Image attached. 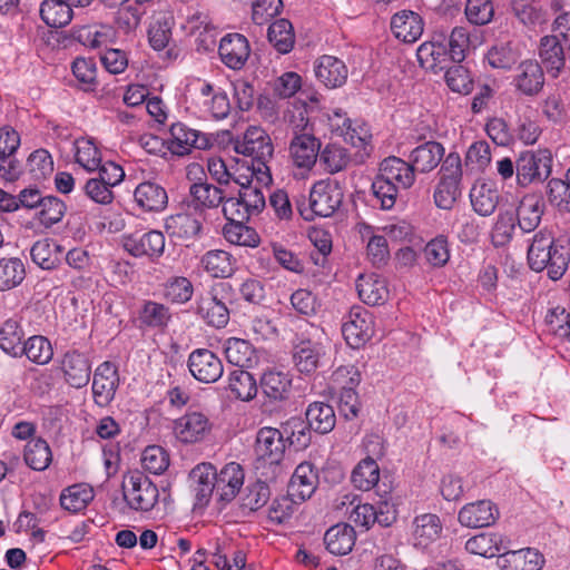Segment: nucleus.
I'll use <instances>...</instances> for the list:
<instances>
[{"label":"nucleus","instance_id":"nucleus-59","mask_svg":"<svg viewBox=\"0 0 570 570\" xmlns=\"http://www.w3.org/2000/svg\"><path fill=\"white\" fill-rule=\"evenodd\" d=\"M23 354L33 363L47 364L51 361L53 352L48 338L41 335L29 337L23 343Z\"/></svg>","mask_w":570,"mask_h":570},{"label":"nucleus","instance_id":"nucleus-53","mask_svg":"<svg viewBox=\"0 0 570 570\" xmlns=\"http://www.w3.org/2000/svg\"><path fill=\"white\" fill-rule=\"evenodd\" d=\"M470 197L473 209L481 216H490L498 206V191L487 184L474 186Z\"/></svg>","mask_w":570,"mask_h":570},{"label":"nucleus","instance_id":"nucleus-29","mask_svg":"<svg viewBox=\"0 0 570 570\" xmlns=\"http://www.w3.org/2000/svg\"><path fill=\"white\" fill-rule=\"evenodd\" d=\"M544 212V203L538 195L522 197L514 213L518 226L524 233L533 232L540 224Z\"/></svg>","mask_w":570,"mask_h":570},{"label":"nucleus","instance_id":"nucleus-52","mask_svg":"<svg viewBox=\"0 0 570 570\" xmlns=\"http://www.w3.org/2000/svg\"><path fill=\"white\" fill-rule=\"evenodd\" d=\"M380 479L379 464L372 459L362 460L353 470L351 480L355 488L368 491L377 484Z\"/></svg>","mask_w":570,"mask_h":570},{"label":"nucleus","instance_id":"nucleus-20","mask_svg":"<svg viewBox=\"0 0 570 570\" xmlns=\"http://www.w3.org/2000/svg\"><path fill=\"white\" fill-rule=\"evenodd\" d=\"M216 468L210 463L196 465L189 474L191 488L195 493V507H206L216 491Z\"/></svg>","mask_w":570,"mask_h":570},{"label":"nucleus","instance_id":"nucleus-10","mask_svg":"<svg viewBox=\"0 0 570 570\" xmlns=\"http://www.w3.org/2000/svg\"><path fill=\"white\" fill-rule=\"evenodd\" d=\"M167 144L168 149L174 155L184 156L189 154L194 148H208L209 139L205 134L193 129L183 122H176L170 126Z\"/></svg>","mask_w":570,"mask_h":570},{"label":"nucleus","instance_id":"nucleus-19","mask_svg":"<svg viewBox=\"0 0 570 570\" xmlns=\"http://www.w3.org/2000/svg\"><path fill=\"white\" fill-rule=\"evenodd\" d=\"M514 88L524 96L538 95L544 86V72L542 66L532 59L522 61L513 77Z\"/></svg>","mask_w":570,"mask_h":570},{"label":"nucleus","instance_id":"nucleus-57","mask_svg":"<svg viewBox=\"0 0 570 570\" xmlns=\"http://www.w3.org/2000/svg\"><path fill=\"white\" fill-rule=\"evenodd\" d=\"M416 56L421 67L433 71L444 69L443 63L449 59L446 47L433 43H422L416 51Z\"/></svg>","mask_w":570,"mask_h":570},{"label":"nucleus","instance_id":"nucleus-45","mask_svg":"<svg viewBox=\"0 0 570 570\" xmlns=\"http://www.w3.org/2000/svg\"><path fill=\"white\" fill-rule=\"evenodd\" d=\"M228 390L238 400L248 402L257 394V384L254 376L244 368H237L229 373Z\"/></svg>","mask_w":570,"mask_h":570},{"label":"nucleus","instance_id":"nucleus-36","mask_svg":"<svg viewBox=\"0 0 570 570\" xmlns=\"http://www.w3.org/2000/svg\"><path fill=\"white\" fill-rule=\"evenodd\" d=\"M308 428L320 434L330 433L336 424L334 409L324 402H314L308 405L306 412Z\"/></svg>","mask_w":570,"mask_h":570},{"label":"nucleus","instance_id":"nucleus-55","mask_svg":"<svg viewBox=\"0 0 570 570\" xmlns=\"http://www.w3.org/2000/svg\"><path fill=\"white\" fill-rule=\"evenodd\" d=\"M24 277L26 269L21 259H0V291H8L18 286Z\"/></svg>","mask_w":570,"mask_h":570},{"label":"nucleus","instance_id":"nucleus-12","mask_svg":"<svg viewBox=\"0 0 570 570\" xmlns=\"http://www.w3.org/2000/svg\"><path fill=\"white\" fill-rule=\"evenodd\" d=\"M285 448V438L279 430L271 426L258 430L255 442V454L258 460L278 464L284 458Z\"/></svg>","mask_w":570,"mask_h":570},{"label":"nucleus","instance_id":"nucleus-28","mask_svg":"<svg viewBox=\"0 0 570 570\" xmlns=\"http://www.w3.org/2000/svg\"><path fill=\"white\" fill-rule=\"evenodd\" d=\"M444 156L442 144L430 140L415 147L409 157V161L421 174H426L435 169Z\"/></svg>","mask_w":570,"mask_h":570},{"label":"nucleus","instance_id":"nucleus-64","mask_svg":"<svg viewBox=\"0 0 570 570\" xmlns=\"http://www.w3.org/2000/svg\"><path fill=\"white\" fill-rule=\"evenodd\" d=\"M65 213L66 205L61 199L56 196H45L37 216L45 227H51L62 219Z\"/></svg>","mask_w":570,"mask_h":570},{"label":"nucleus","instance_id":"nucleus-26","mask_svg":"<svg viewBox=\"0 0 570 570\" xmlns=\"http://www.w3.org/2000/svg\"><path fill=\"white\" fill-rule=\"evenodd\" d=\"M244 483V470L240 464L230 462L226 464L216 478V494L219 501L230 502L239 492Z\"/></svg>","mask_w":570,"mask_h":570},{"label":"nucleus","instance_id":"nucleus-41","mask_svg":"<svg viewBox=\"0 0 570 570\" xmlns=\"http://www.w3.org/2000/svg\"><path fill=\"white\" fill-rule=\"evenodd\" d=\"M39 12L41 20L51 28H62L73 17L72 8L65 0H43Z\"/></svg>","mask_w":570,"mask_h":570},{"label":"nucleus","instance_id":"nucleus-27","mask_svg":"<svg viewBox=\"0 0 570 570\" xmlns=\"http://www.w3.org/2000/svg\"><path fill=\"white\" fill-rule=\"evenodd\" d=\"M563 42L552 36H544L540 40L539 57L547 72L557 78L566 66Z\"/></svg>","mask_w":570,"mask_h":570},{"label":"nucleus","instance_id":"nucleus-18","mask_svg":"<svg viewBox=\"0 0 570 570\" xmlns=\"http://www.w3.org/2000/svg\"><path fill=\"white\" fill-rule=\"evenodd\" d=\"M345 376H350V379L347 384L342 386L338 406L341 413L346 419H354L358 415L361 410L358 396L354 389L356 385H358L361 379L354 366H341L334 373L335 381L337 382H340Z\"/></svg>","mask_w":570,"mask_h":570},{"label":"nucleus","instance_id":"nucleus-7","mask_svg":"<svg viewBox=\"0 0 570 570\" xmlns=\"http://www.w3.org/2000/svg\"><path fill=\"white\" fill-rule=\"evenodd\" d=\"M121 244L129 255L137 258L146 257L154 263L163 256L166 239L161 232L153 229L126 234L121 238Z\"/></svg>","mask_w":570,"mask_h":570},{"label":"nucleus","instance_id":"nucleus-21","mask_svg":"<svg viewBox=\"0 0 570 570\" xmlns=\"http://www.w3.org/2000/svg\"><path fill=\"white\" fill-rule=\"evenodd\" d=\"M390 27L396 39L413 43L424 31V20L415 11L401 10L392 16Z\"/></svg>","mask_w":570,"mask_h":570},{"label":"nucleus","instance_id":"nucleus-38","mask_svg":"<svg viewBox=\"0 0 570 570\" xmlns=\"http://www.w3.org/2000/svg\"><path fill=\"white\" fill-rule=\"evenodd\" d=\"M414 544L425 548L435 541L442 532V523L436 514L425 513L414 519Z\"/></svg>","mask_w":570,"mask_h":570},{"label":"nucleus","instance_id":"nucleus-22","mask_svg":"<svg viewBox=\"0 0 570 570\" xmlns=\"http://www.w3.org/2000/svg\"><path fill=\"white\" fill-rule=\"evenodd\" d=\"M189 196L191 200L187 208L205 215L206 209L217 208L225 200L226 188L199 180L189 186Z\"/></svg>","mask_w":570,"mask_h":570},{"label":"nucleus","instance_id":"nucleus-32","mask_svg":"<svg viewBox=\"0 0 570 570\" xmlns=\"http://www.w3.org/2000/svg\"><path fill=\"white\" fill-rule=\"evenodd\" d=\"M554 237L547 228L534 234L528 248V263L532 271L541 272L549 266L548 254L553 248Z\"/></svg>","mask_w":570,"mask_h":570},{"label":"nucleus","instance_id":"nucleus-61","mask_svg":"<svg viewBox=\"0 0 570 570\" xmlns=\"http://www.w3.org/2000/svg\"><path fill=\"white\" fill-rule=\"evenodd\" d=\"M547 197L559 212H570V184L567 179H550L547 185Z\"/></svg>","mask_w":570,"mask_h":570},{"label":"nucleus","instance_id":"nucleus-39","mask_svg":"<svg viewBox=\"0 0 570 570\" xmlns=\"http://www.w3.org/2000/svg\"><path fill=\"white\" fill-rule=\"evenodd\" d=\"M30 256L42 269H53L61 262L62 248L57 242L45 238L32 245Z\"/></svg>","mask_w":570,"mask_h":570},{"label":"nucleus","instance_id":"nucleus-63","mask_svg":"<svg viewBox=\"0 0 570 570\" xmlns=\"http://www.w3.org/2000/svg\"><path fill=\"white\" fill-rule=\"evenodd\" d=\"M193 293L191 282L183 276L171 277L164 285V296L171 303H186L191 298Z\"/></svg>","mask_w":570,"mask_h":570},{"label":"nucleus","instance_id":"nucleus-25","mask_svg":"<svg viewBox=\"0 0 570 570\" xmlns=\"http://www.w3.org/2000/svg\"><path fill=\"white\" fill-rule=\"evenodd\" d=\"M134 198L138 207L148 213L163 212L168 205L166 189L151 180L140 183L135 188Z\"/></svg>","mask_w":570,"mask_h":570},{"label":"nucleus","instance_id":"nucleus-17","mask_svg":"<svg viewBox=\"0 0 570 570\" xmlns=\"http://www.w3.org/2000/svg\"><path fill=\"white\" fill-rule=\"evenodd\" d=\"M119 385L118 370L111 362L101 363L94 373L92 394L96 404L107 406Z\"/></svg>","mask_w":570,"mask_h":570},{"label":"nucleus","instance_id":"nucleus-5","mask_svg":"<svg viewBox=\"0 0 570 570\" xmlns=\"http://www.w3.org/2000/svg\"><path fill=\"white\" fill-rule=\"evenodd\" d=\"M551 167L552 154L549 149L523 151L515 163L517 181L522 187L541 183L550 176Z\"/></svg>","mask_w":570,"mask_h":570},{"label":"nucleus","instance_id":"nucleus-15","mask_svg":"<svg viewBox=\"0 0 570 570\" xmlns=\"http://www.w3.org/2000/svg\"><path fill=\"white\" fill-rule=\"evenodd\" d=\"M218 55L227 68L240 70L249 58L250 46L245 36L227 33L219 41Z\"/></svg>","mask_w":570,"mask_h":570},{"label":"nucleus","instance_id":"nucleus-51","mask_svg":"<svg viewBox=\"0 0 570 570\" xmlns=\"http://www.w3.org/2000/svg\"><path fill=\"white\" fill-rule=\"evenodd\" d=\"M138 318L139 322L147 327L164 328L170 321L171 313L169 307L161 303L145 301L139 311Z\"/></svg>","mask_w":570,"mask_h":570},{"label":"nucleus","instance_id":"nucleus-14","mask_svg":"<svg viewBox=\"0 0 570 570\" xmlns=\"http://www.w3.org/2000/svg\"><path fill=\"white\" fill-rule=\"evenodd\" d=\"M20 146V136L11 127L0 128V171L8 180H16L22 173L20 161L14 159V153Z\"/></svg>","mask_w":570,"mask_h":570},{"label":"nucleus","instance_id":"nucleus-31","mask_svg":"<svg viewBox=\"0 0 570 570\" xmlns=\"http://www.w3.org/2000/svg\"><path fill=\"white\" fill-rule=\"evenodd\" d=\"M358 297L367 305L384 304L389 298V289L384 278L377 274L360 275L356 281Z\"/></svg>","mask_w":570,"mask_h":570},{"label":"nucleus","instance_id":"nucleus-43","mask_svg":"<svg viewBox=\"0 0 570 570\" xmlns=\"http://www.w3.org/2000/svg\"><path fill=\"white\" fill-rule=\"evenodd\" d=\"M94 497V490L88 484H73L61 492L60 505L69 512L77 513L85 510Z\"/></svg>","mask_w":570,"mask_h":570},{"label":"nucleus","instance_id":"nucleus-23","mask_svg":"<svg viewBox=\"0 0 570 570\" xmlns=\"http://www.w3.org/2000/svg\"><path fill=\"white\" fill-rule=\"evenodd\" d=\"M210 430L208 417L200 412H189L174 422L176 438L184 443H195Z\"/></svg>","mask_w":570,"mask_h":570},{"label":"nucleus","instance_id":"nucleus-8","mask_svg":"<svg viewBox=\"0 0 570 570\" xmlns=\"http://www.w3.org/2000/svg\"><path fill=\"white\" fill-rule=\"evenodd\" d=\"M342 333L351 347L363 346L374 333L373 315L362 306L352 307L343 322Z\"/></svg>","mask_w":570,"mask_h":570},{"label":"nucleus","instance_id":"nucleus-47","mask_svg":"<svg viewBox=\"0 0 570 570\" xmlns=\"http://www.w3.org/2000/svg\"><path fill=\"white\" fill-rule=\"evenodd\" d=\"M292 380L282 372L268 371L261 379L263 393L272 401L285 400L289 393Z\"/></svg>","mask_w":570,"mask_h":570},{"label":"nucleus","instance_id":"nucleus-46","mask_svg":"<svg viewBox=\"0 0 570 570\" xmlns=\"http://www.w3.org/2000/svg\"><path fill=\"white\" fill-rule=\"evenodd\" d=\"M267 38L279 53H288L295 43L294 29L287 19H277L269 27Z\"/></svg>","mask_w":570,"mask_h":570},{"label":"nucleus","instance_id":"nucleus-54","mask_svg":"<svg viewBox=\"0 0 570 570\" xmlns=\"http://www.w3.org/2000/svg\"><path fill=\"white\" fill-rule=\"evenodd\" d=\"M372 194L375 205L379 204L381 209L389 210L392 209L396 203L399 187L390 179L383 177L379 171L372 183Z\"/></svg>","mask_w":570,"mask_h":570},{"label":"nucleus","instance_id":"nucleus-62","mask_svg":"<svg viewBox=\"0 0 570 570\" xmlns=\"http://www.w3.org/2000/svg\"><path fill=\"white\" fill-rule=\"evenodd\" d=\"M173 19L161 14L155 19L148 30L149 43L155 50L165 49L171 39Z\"/></svg>","mask_w":570,"mask_h":570},{"label":"nucleus","instance_id":"nucleus-1","mask_svg":"<svg viewBox=\"0 0 570 570\" xmlns=\"http://www.w3.org/2000/svg\"><path fill=\"white\" fill-rule=\"evenodd\" d=\"M344 191L336 179L316 181L308 195L295 197L296 209L302 218L312 222L316 217H331L341 207Z\"/></svg>","mask_w":570,"mask_h":570},{"label":"nucleus","instance_id":"nucleus-24","mask_svg":"<svg viewBox=\"0 0 570 570\" xmlns=\"http://www.w3.org/2000/svg\"><path fill=\"white\" fill-rule=\"evenodd\" d=\"M315 76L326 88L342 87L348 76V69L343 60L324 55L315 62Z\"/></svg>","mask_w":570,"mask_h":570},{"label":"nucleus","instance_id":"nucleus-58","mask_svg":"<svg viewBox=\"0 0 570 570\" xmlns=\"http://www.w3.org/2000/svg\"><path fill=\"white\" fill-rule=\"evenodd\" d=\"M318 156L320 164L324 167V170L330 174L343 170L350 163L347 150L334 144L327 145L320 151Z\"/></svg>","mask_w":570,"mask_h":570},{"label":"nucleus","instance_id":"nucleus-56","mask_svg":"<svg viewBox=\"0 0 570 570\" xmlns=\"http://www.w3.org/2000/svg\"><path fill=\"white\" fill-rule=\"evenodd\" d=\"M26 170L36 181L45 180L53 171V160L46 149H37L27 159Z\"/></svg>","mask_w":570,"mask_h":570},{"label":"nucleus","instance_id":"nucleus-35","mask_svg":"<svg viewBox=\"0 0 570 570\" xmlns=\"http://www.w3.org/2000/svg\"><path fill=\"white\" fill-rule=\"evenodd\" d=\"M514 17L525 27L535 28L549 19L548 11L535 0H510Z\"/></svg>","mask_w":570,"mask_h":570},{"label":"nucleus","instance_id":"nucleus-13","mask_svg":"<svg viewBox=\"0 0 570 570\" xmlns=\"http://www.w3.org/2000/svg\"><path fill=\"white\" fill-rule=\"evenodd\" d=\"M60 368L65 382L71 387L81 389L90 381L91 363L86 354L77 350H70L63 354Z\"/></svg>","mask_w":570,"mask_h":570},{"label":"nucleus","instance_id":"nucleus-42","mask_svg":"<svg viewBox=\"0 0 570 570\" xmlns=\"http://www.w3.org/2000/svg\"><path fill=\"white\" fill-rule=\"evenodd\" d=\"M227 361L239 368L249 367L256 361V351L246 340L229 337L224 344Z\"/></svg>","mask_w":570,"mask_h":570},{"label":"nucleus","instance_id":"nucleus-9","mask_svg":"<svg viewBox=\"0 0 570 570\" xmlns=\"http://www.w3.org/2000/svg\"><path fill=\"white\" fill-rule=\"evenodd\" d=\"M205 215L195 209H187L170 215L165 220V229L170 237L181 242L194 240L203 232Z\"/></svg>","mask_w":570,"mask_h":570},{"label":"nucleus","instance_id":"nucleus-37","mask_svg":"<svg viewBox=\"0 0 570 570\" xmlns=\"http://www.w3.org/2000/svg\"><path fill=\"white\" fill-rule=\"evenodd\" d=\"M505 548V538L499 533H480L465 542L468 552L484 558H493Z\"/></svg>","mask_w":570,"mask_h":570},{"label":"nucleus","instance_id":"nucleus-30","mask_svg":"<svg viewBox=\"0 0 570 570\" xmlns=\"http://www.w3.org/2000/svg\"><path fill=\"white\" fill-rule=\"evenodd\" d=\"M379 171L394 183L399 188L407 189L415 181V169L410 161L395 156L382 160Z\"/></svg>","mask_w":570,"mask_h":570},{"label":"nucleus","instance_id":"nucleus-34","mask_svg":"<svg viewBox=\"0 0 570 570\" xmlns=\"http://www.w3.org/2000/svg\"><path fill=\"white\" fill-rule=\"evenodd\" d=\"M197 314L205 323L215 328H223L229 322V309L216 294H208L198 302Z\"/></svg>","mask_w":570,"mask_h":570},{"label":"nucleus","instance_id":"nucleus-4","mask_svg":"<svg viewBox=\"0 0 570 570\" xmlns=\"http://www.w3.org/2000/svg\"><path fill=\"white\" fill-rule=\"evenodd\" d=\"M301 121L304 122L293 128V138L289 142V157L295 167L309 171L317 161L321 150V141L313 135L301 112Z\"/></svg>","mask_w":570,"mask_h":570},{"label":"nucleus","instance_id":"nucleus-2","mask_svg":"<svg viewBox=\"0 0 570 570\" xmlns=\"http://www.w3.org/2000/svg\"><path fill=\"white\" fill-rule=\"evenodd\" d=\"M294 336L292 338V357L293 363L298 372L311 374L316 371L322 356V346L312 341V332L314 326L301 321L295 323L293 328Z\"/></svg>","mask_w":570,"mask_h":570},{"label":"nucleus","instance_id":"nucleus-44","mask_svg":"<svg viewBox=\"0 0 570 570\" xmlns=\"http://www.w3.org/2000/svg\"><path fill=\"white\" fill-rule=\"evenodd\" d=\"M204 269L213 277H229L234 273L235 261L232 255L222 249L207 252L200 259Z\"/></svg>","mask_w":570,"mask_h":570},{"label":"nucleus","instance_id":"nucleus-49","mask_svg":"<svg viewBox=\"0 0 570 570\" xmlns=\"http://www.w3.org/2000/svg\"><path fill=\"white\" fill-rule=\"evenodd\" d=\"M316 480L313 465L308 462L301 463L295 469L289 483L293 495L297 494L302 500L311 498L316 488Z\"/></svg>","mask_w":570,"mask_h":570},{"label":"nucleus","instance_id":"nucleus-33","mask_svg":"<svg viewBox=\"0 0 570 570\" xmlns=\"http://www.w3.org/2000/svg\"><path fill=\"white\" fill-rule=\"evenodd\" d=\"M356 534L354 528L347 523L331 527L324 534V543L330 553L345 556L352 551Z\"/></svg>","mask_w":570,"mask_h":570},{"label":"nucleus","instance_id":"nucleus-6","mask_svg":"<svg viewBox=\"0 0 570 570\" xmlns=\"http://www.w3.org/2000/svg\"><path fill=\"white\" fill-rule=\"evenodd\" d=\"M235 153L252 160H272L274 146L269 135L258 126H249L243 135L230 140Z\"/></svg>","mask_w":570,"mask_h":570},{"label":"nucleus","instance_id":"nucleus-50","mask_svg":"<svg viewBox=\"0 0 570 570\" xmlns=\"http://www.w3.org/2000/svg\"><path fill=\"white\" fill-rule=\"evenodd\" d=\"M23 458L26 464L36 471L46 470L52 461L49 444L40 438L27 443Z\"/></svg>","mask_w":570,"mask_h":570},{"label":"nucleus","instance_id":"nucleus-40","mask_svg":"<svg viewBox=\"0 0 570 570\" xmlns=\"http://www.w3.org/2000/svg\"><path fill=\"white\" fill-rule=\"evenodd\" d=\"M24 332L16 318H9L0 326V347L11 356L23 355Z\"/></svg>","mask_w":570,"mask_h":570},{"label":"nucleus","instance_id":"nucleus-60","mask_svg":"<svg viewBox=\"0 0 570 570\" xmlns=\"http://www.w3.org/2000/svg\"><path fill=\"white\" fill-rule=\"evenodd\" d=\"M271 499V489L264 481L257 480L248 484L242 498V508L255 512L263 508Z\"/></svg>","mask_w":570,"mask_h":570},{"label":"nucleus","instance_id":"nucleus-3","mask_svg":"<svg viewBox=\"0 0 570 570\" xmlns=\"http://www.w3.org/2000/svg\"><path fill=\"white\" fill-rule=\"evenodd\" d=\"M124 498L131 509L139 511L151 510L158 501V489L139 470L128 471L122 479Z\"/></svg>","mask_w":570,"mask_h":570},{"label":"nucleus","instance_id":"nucleus-16","mask_svg":"<svg viewBox=\"0 0 570 570\" xmlns=\"http://www.w3.org/2000/svg\"><path fill=\"white\" fill-rule=\"evenodd\" d=\"M500 511L490 500H479L463 505L458 514L461 525L466 528H484L495 523Z\"/></svg>","mask_w":570,"mask_h":570},{"label":"nucleus","instance_id":"nucleus-48","mask_svg":"<svg viewBox=\"0 0 570 570\" xmlns=\"http://www.w3.org/2000/svg\"><path fill=\"white\" fill-rule=\"evenodd\" d=\"M549 266L546 267L548 272V276L552 281L560 279L570 262V247L569 242L566 238H554L553 248H551L550 253L548 254Z\"/></svg>","mask_w":570,"mask_h":570},{"label":"nucleus","instance_id":"nucleus-11","mask_svg":"<svg viewBox=\"0 0 570 570\" xmlns=\"http://www.w3.org/2000/svg\"><path fill=\"white\" fill-rule=\"evenodd\" d=\"M188 368L191 375L203 383L216 382L224 372L220 358L207 348H198L189 354Z\"/></svg>","mask_w":570,"mask_h":570}]
</instances>
